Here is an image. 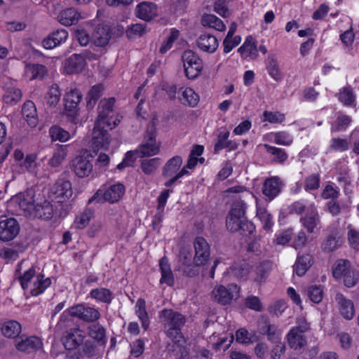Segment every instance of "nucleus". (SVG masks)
I'll list each match as a JSON object with an SVG mask.
<instances>
[{
    "instance_id": "nucleus-45",
    "label": "nucleus",
    "mask_w": 359,
    "mask_h": 359,
    "mask_svg": "<svg viewBox=\"0 0 359 359\" xmlns=\"http://www.w3.org/2000/svg\"><path fill=\"white\" fill-rule=\"evenodd\" d=\"M49 135L53 141H59L60 142H65L71 137L70 133L59 126H53L50 127L49 129Z\"/></svg>"
},
{
    "instance_id": "nucleus-37",
    "label": "nucleus",
    "mask_w": 359,
    "mask_h": 359,
    "mask_svg": "<svg viewBox=\"0 0 359 359\" xmlns=\"http://www.w3.org/2000/svg\"><path fill=\"white\" fill-rule=\"evenodd\" d=\"M61 93L58 85L53 84L44 96L45 104L49 107H55L60 102Z\"/></svg>"
},
{
    "instance_id": "nucleus-36",
    "label": "nucleus",
    "mask_w": 359,
    "mask_h": 359,
    "mask_svg": "<svg viewBox=\"0 0 359 359\" xmlns=\"http://www.w3.org/2000/svg\"><path fill=\"white\" fill-rule=\"evenodd\" d=\"M21 325L16 320L5 322L1 327L2 334L8 338H15L21 332Z\"/></svg>"
},
{
    "instance_id": "nucleus-18",
    "label": "nucleus",
    "mask_w": 359,
    "mask_h": 359,
    "mask_svg": "<svg viewBox=\"0 0 359 359\" xmlns=\"http://www.w3.org/2000/svg\"><path fill=\"white\" fill-rule=\"evenodd\" d=\"M15 348L22 352H31L32 351L39 349L42 346L41 339L35 336L29 337H20L15 340Z\"/></svg>"
},
{
    "instance_id": "nucleus-61",
    "label": "nucleus",
    "mask_w": 359,
    "mask_h": 359,
    "mask_svg": "<svg viewBox=\"0 0 359 359\" xmlns=\"http://www.w3.org/2000/svg\"><path fill=\"white\" fill-rule=\"evenodd\" d=\"M264 121H266L271 123H280L285 120V115L278 111H267L263 114Z\"/></svg>"
},
{
    "instance_id": "nucleus-55",
    "label": "nucleus",
    "mask_w": 359,
    "mask_h": 359,
    "mask_svg": "<svg viewBox=\"0 0 359 359\" xmlns=\"http://www.w3.org/2000/svg\"><path fill=\"white\" fill-rule=\"evenodd\" d=\"M349 148L347 140L340 137H333L330 140V149L333 151L343 152Z\"/></svg>"
},
{
    "instance_id": "nucleus-5",
    "label": "nucleus",
    "mask_w": 359,
    "mask_h": 359,
    "mask_svg": "<svg viewBox=\"0 0 359 359\" xmlns=\"http://www.w3.org/2000/svg\"><path fill=\"white\" fill-rule=\"evenodd\" d=\"M240 287L236 284H229L228 287L224 285L215 286L212 292V299L222 305H226L231 302L233 299L239 297Z\"/></svg>"
},
{
    "instance_id": "nucleus-38",
    "label": "nucleus",
    "mask_w": 359,
    "mask_h": 359,
    "mask_svg": "<svg viewBox=\"0 0 359 359\" xmlns=\"http://www.w3.org/2000/svg\"><path fill=\"white\" fill-rule=\"evenodd\" d=\"M272 267L273 264L269 261H264L262 262L255 269V277L254 278V281L257 283L264 282L272 270Z\"/></svg>"
},
{
    "instance_id": "nucleus-30",
    "label": "nucleus",
    "mask_w": 359,
    "mask_h": 359,
    "mask_svg": "<svg viewBox=\"0 0 359 359\" xmlns=\"http://www.w3.org/2000/svg\"><path fill=\"white\" fill-rule=\"evenodd\" d=\"M68 154L67 145L57 144L48 160V165L52 168L60 166L66 159Z\"/></svg>"
},
{
    "instance_id": "nucleus-44",
    "label": "nucleus",
    "mask_w": 359,
    "mask_h": 359,
    "mask_svg": "<svg viewBox=\"0 0 359 359\" xmlns=\"http://www.w3.org/2000/svg\"><path fill=\"white\" fill-rule=\"evenodd\" d=\"M37 156L35 154H27L20 163V167L30 173L36 174L38 171Z\"/></svg>"
},
{
    "instance_id": "nucleus-48",
    "label": "nucleus",
    "mask_w": 359,
    "mask_h": 359,
    "mask_svg": "<svg viewBox=\"0 0 359 359\" xmlns=\"http://www.w3.org/2000/svg\"><path fill=\"white\" fill-rule=\"evenodd\" d=\"M202 24L203 26L213 28L217 31H224L225 29V25L222 20L212 14L205 15L202 18Z\"/></svg>"
},
{
    "instance_id": "nucleus-12",
    "label": "nucleus",
    "mask_w": 359,
    "mask_h": 359,
    "mask_svg": "<svg viewBox=\"0 0 359 359\" xmlns=\"http://www.w3.org/2000/svg\"><path fill=\"white\" fill-rule=\"evenodd\" d=\"M72 195V184L68 180H57L50 189V196L57 203L67 201Z\"/></svg>"
},
{
    "instance_id": "nucleus-34",
    "label": "nucleus",
    "mask_w": 359,
    "mask_h": 359,
    "mask_svg": "<svg viewBox=\"0 0 359 359\" xmlns=\"http://www.w3.org/2000/svg\"><path fill=\"white\" fill-rule=\"evenodd\" d=\"M304 333L296 331V329H291L287 334V341L290 348L299 349L306 343Z\"/></svg>"
},
{
    "instance_id": "nucleus-4",
    "label": "nucleus",
    "mask_w": 359,
    "mask_h": 359,
    "mask_svg": "<svg viewBox=\"0 0 359 359\" xmlns=\"http://www.w3.org/2000/svg\"><path fill=\"white\" fill-rule=\"evenodd\" d=\"M124 193L125 187L123 184H114L107 188L98 189L89 199V203L97 201V202L107 201L110 203H114L120 201Z\"/></svg>"
},
{
    "instance_id": "nucleus-21",
    "label": "nucleus",
    "mask_w": 359,
    "mask_h": 359,
    "mask_svg": "<svg viewBox=\"0 0 359 359\" xmlns=\"http://www.w3.org/2000/svg\"><path fill=\"white\" fill-rule=\"evenodd\" d=\"M25 262H20L15 270L16 278L20 281V285L23 290H27L29 287V283L34 277L36 271L34 267H30L28 269H23Z\"/></svg>"
},
{
    "instance_id": "nucleus-58",
    "label": "nucleus",
    "mask_w": 359,
    "mask_h": 359,
    "mask_svg": "<svg viewBox=\"0 0 359 359\" xmlns=\"http://www.w3.org/2000/svg\"><path fill=\"white\" fill-rule=\"evenodd\" d=\"M159 165L160 159L158 158H154L149 160H144L142 162L141 168L145 174L150 175L157 169Z\"/></svg>"
},
{
    "instance_id": "nucleus-51",
    "label": "nucleus",
    "mask_w": 359,
    "mask_h": 359,
    "mask_svg": "<svg viewBox=\"0 0 359 359\" xmlns=\"http://www.w3.org/2000/svg\"><path fill=\"white\" fill-rule=\"evenodd\" d=\"M88 332L90 337L93 339L104 343L105 339V329L100 323H95L88 327Z\"/></svg>"
},
{
    "instance_id": "nucleus-6",
    "label": "nucleus",
    "mask_w": 359,
    "mask_h": 359,
    "mask_svg": "<svg viewBox=\"0 0 359 359\" xmlns=\"http://www.w3.org/2000/svg\"><path fill=\"white\" fill-rule=\"evenodd\" d=\"M184 72L189 79H194L203 69V61L198 55L191 50L184 51L182 55Z\"/></svg>"
},
{
    "instance_id": "nucleus-2",
    "label": "nucleus",
    "mask_w": 359,
    "mask_h": 359,
    "mask_svg": "<svg viewBox=\"0 0 359 359\" xmlns=\"http://www.w3.org/2000/svg\"><path fill=\"white\" fill-rule=\"evenodd\" d=\"M246 205L243 201L236 200L231 206L226 220V226L231 232L240 231L241 233H252L254 229L252 223L245 217Z\"/></svg>"
},
{
    "instance_id": "nucleus-14",
    "label": "nucleus",
    "mask_w": 359,
    "mask_h": 359,
    "mask_svg": "<svg viewBox=\"0 0 359 359\" xmlns=\"http://www.w3.org/2000/svg\"><path fill=\"white\" fill-rule=\"evenodd\" d=\"M300 222L309 233H314L315 229L320 224L318 212L314 204H310L307 212L300 218Z\"/></svg>"
},
{
    "instance_id": "nucleus-56",
    "label": "nucleus",
    "mask_w": 359,
    "mask_h": 359,
    "mask_svg": "<svg viewBox=\"0 0 359 359\" xmlns=\"http://www.w3.org/2000/svg\"><path fill=\"white\" fill-rule=\"evenodd\" d=\"M351 118L345 114H339L332 125V131L339 132L344 130L351 122Z\"/></svg>"
},
{
    "instance_id": "nucleus-31",
    "label": "nucleus",
    "mask_w": 359,
    "mask_h": 359,
    "mask_svg": "<svg viewBox=\"0 0 359 359\" xmlns=\"http://www.w3.org/2000/svg\"><path fill=\"white\" fill-rule=\"evenodd\" d=\"M266 68L269 74L276 81L283 79V75L279 67L277 56L270 53L266 60Z\"/></svg>"
},
{
    "instance_id": "nucleus-47",
    "label": "nucleus",
    "mask_w": 359,
    "mask_h": 359,
    "mask_svg": "<svg viewBox=\"0 0 359 359\" xmlns=\"http://www.w3.org/2000/svg\"><path fill=\"white\" fill-rule=\"evenodd\" d=\"M22 99V92L20 89L12 87L8 88L4 95L3 100L6 104L15 105Z\"/></svg>"
},
{
    "instance_id": "nucleus-63",
    "label": "nucleus",
    "mask_w": 359,
    "mask_h": 359,
    "mask_svg": "<svg viewBox=\"0 0 359 359\" xmlns=\"http://www.w3.org/2000/svg\"><path fill=\"white\" fill-rule=\"evenodd\" d=\"M145 32V26L142 24H135L128 27L126 29V34L128 38L141 36Z\"/></svg>"
},
{
    "instance_id": "nucleus-49",
    "label": "nucleus",
    "mask_w": 359,
    "mask_h": 359,
    "mask_svg": "<svg viewBox=\"0 0 359 359\" xmlns=\"http://www.w3.org/2000/svg\"><path fill=\"white\" fill-rule=\"evenodd\" d=\"M182 102L189 107H195L199 101V96L191 88H185L182 92Z\"/></svg>"
},
{
    "instance_id": "nucleus-15",
    "label": "nucleus",
    "mask_w": 359,
    "mask_h": 359,
    "mask_svg": "<svg viewBox=\"0 0 359 359\" xmlns=\"http://www.w3.org/2000/svg\"><path fill=\"white\" fill-rule=\"evenodd\" d=\"M172 346L170 352L175 359H189V343L185 338L180 335L179 337L171 338Z\"/></svg>"
},
{
    "instance_id": "nucleus-54",
    "label": "nucleus",
    "mask_w": 359,
    "mask_h": 359,
    "mask_svg": "<svg viewBox=\"0 0 359 359\" xmlns=\"http://www.w3.org/2000/svg\"><path fill=\"white\" fill-rule=\"evenodd\" d=\"M339 100L346 106H351L355 102V95L350 86L343 88L339 93Z\"/></svg>"
},
{
    "instance_id": "nucleus-3",
    "label": "nucleus",
    "mask_w": 359,
    "mask_h": 359,
    "mask_svg": "<svg viewBox=\"0 0 359 359\" xmlns=\"http://www.w3.org/2000/svg\"><path fill=\"white\" fill-rule=\"evenodd\" d=\"M159 317L170 339L182 335L181 328L184 325L185 318L182 314L171 309H163Z\"/></svg>"
},
{
    "instance_id": "nucleus-13",
    "label": "nucleus",
    "mask_w": 359,
    "mask_h": 359,
    "mask_svg": "<svg viewBox=\"0 0 359 359\" xmlns=\"http://www.w3.org/2000/svg\"><path fill=\"white\" fill-rule=\"evenodd\" d=\"M86 333L79 327L67 330L63 336V344L65 348L72 350L83 343Z\"/></svg>"
},
{
    "instance_id": "nucleus-32",
    "label": "nucleus",
    "mask_w": 359,
    "mask_h": 359,
    "mask_svg": "<svg viewBox=\"0 0 359 359\" xmlns=\"http://www.w3.org/2000/svg\"><path fill=\"white\" fill-rule=\"evenodd\" d=\"M89 297L96 302L110 304L114 299L113 292L106 287H97L90 290Z\"/></svg>"
},
{
    "instance_id": "nucleus-8",
    "label": "nucleus",
    "mask_w": 359,
    "mask_h": 359,
    "mask_svg": "<svg viewBox=\"0 0 359 359\" xmlns=\"http://www.w3.org/2000/svg\"><path fill=\"white\" fill-rule=\"evenodd\" d=\"M160 146L156 141V132L154 126L149 128L142 144L135 150L140 157L151 156L159 152Z\"/></svg>"
},
{
    "instance_id": "nucleus-17",
    "label": "nucleus",
    "mask_w": 359,
    "mask_h": 359,
    "mask_svg": "<svg viewBox=\"0 0 359 359\" xmlns=\"http://www.w3.org/2000/svg\"><path fill=\"white\" fill-rule=\"evenodd\" d=\"M283 183L278 177L266 179L263 184L262 193L269 200L273 199L281 191Z\"/></svg>"
},
{
    "instance_id": "nucleus-46",
    "label": "nucleus",
    "mask_w": 359,
    "mask_h": 359,
    "mask_svg": "<svg viewBox=\"0 0 359 359\" xmlns=\"http://www.w3.org/2000/svg\"><path fill=\"white\" fill-rule=\"evenodd\" d=\"M34 211L36 217L48 219L52 217L53 208L50 202L44 201L42 204L34 205Z\"/></svg>"
},
{
    "instance_id": "nucleus-42",
    "label": "nucleus",
    "mask_w": 359,
    "mask_h": 359,
    "mask_svg": "<svg viewBox=\"0 0 359 359\" xmlns=\"http://www.w3.org/2000/svg\"><path fill=\"white\" fill-rule=\"evenodd\" d=\"M268 154L273 156V161L278 163H284L287 159V152L280 148L271 146L269 144H264Z\"/></svg>"
},
{
    "instance_id": "nucleus-62",
    "label": "nucleus",
    "mask_w": 359,
    "mask_h": 359,
    "mask_svg": "<svg viewBox=\"0 0 359 359\" xmlns=\"http://www.w3.org/2000/svg\"><path fill=\"white\" fill-rule=\"evenodd\" d=\"M342 279L346 287H351L358 283L359 280V273L357 271L351 269L345 274Z\"/></svg>"
},
{
    "instance_id": "nucleus-28",
    "label": "nucleus",
    "mask_w": 359,
    "mask_h": 359,
    "mask_svg": "<svg viewBox=\"0 0 359 359\" xmlns=\"http://www.w3.org/2000/svg\"><path fill=\"white\" fill-rule=\"evenodd\" d=\"M159 269L161 274L160 283L161 284H166L168 286L173 285L174 276L171 270L168 259L166 257H163L160 259Z\"/></svg>"
},
{
    "instance_id": "nucleus-7",
    "label": "nucleus",
    "mask_w": 359,
    "mask_h": 359,
    "mask_svg": "<svg viewBox=\"0 0 359 359\" xmlns=\"http://www.w3.org/2000/svg\"><path fill=\"white\" fill-rule=\"evenodd\" d=\"M194 256L193 262L195 266L206 265L210 257V245L202 236H197L193 243Z\"/></svg>"
},
{
    "instance_id": "nucleus-23",
    "label": "nucleus",
    "mask_w": 359,
    "mask_h": 359,
    "mask_svg": "<svg viewBox=\"0 0 359 359\" xmlns=\"http://www.w3.org/2000/svg\"><path fill=\"white\" fill-rule=\"evenodd\" d=\"M238 51L245 59H256L258 56L256 41L252 36H248L243 44L238 49Z\"/></svg>"
},
{
    "instance_id": "nucleus-43",
    "label": "nucleus",
    "mask_w": 359,
    "mask_h": 359,
    "mask_svg": "<svg viewBox=\"0 0 359 359\" xmlns=\"http://www.w3.org/2000/svg\"><path fill=\"white\" fill-rule=\"evenodd\" d=\"M182 163V158L175 156L170 158L165 165L163 175L165 177H171L177 172Z\"/></svg>"
},
{
    "instance_id": "nucleus-53",
    "label": "nucleus",
    "mask_w": 359,
    "mask_h": 359,
    "mask_svg": "<svg viewBox=\"0 0 359 359\" xmlns=\"http://www.w3.org/2000/svg\"><path fill=\"white\" fill-rule=\"evenodd\" d=\"M257 217L262 222L263 228L265 230L271 229L273 224L272 217L265 208L261 206L257 207Z\"/></svg>"
},
{
    "instance_id": "nucleus-39",
    "label": "nucleus",
    "mask_w": 359,
    "mask_h": 359,
    "mask_svg": "<svg viewBox=\"0 0 359 359\" xmlns=\"http://www.w3.org/2000/svg\"><path fill=\"white\" fill-rule=\"evenodd\" d=\"M22 113L30 126H36L37 123V114L36 109L33 102L27 101L22 107Z\"/></svg>"
},
{
    "instance_id": "nucleus-1",
    "label": "nucleus",
    "mask_w": 359,
    "mask_h": 359,
    "mask_svg": "<svg viewBox=\"0 0 359 359\" xmlns=\"http://www.w3.org/2000/svg\"><path fill=\"white\" fill-rule=\"evenodd\" d=\"M114 103V98L104 100L100 103L98 116L92 133L91 147L94 152L108 150L111 136L105 128L111 130L120 123L119 117L113 111Z\"/></svg>"
},
{
    "instance_id": "nucleus-40",
    "label": "nucleus",
    "mask_w": 359,
    "mask_h": 359,
    "mask_svg": "<svg viewBox=\"0 0 359 359\" xmlns=\"http://www.w3.org/2000/svg\"><path fill=\"white\" fill-rule=\"evenodd\" d=\"M311 265V256L309 255H304L298 256L295 264L294 266V271L299 276H304L307 270Z\"/></svg>"
},
{
    "instance_id": "nucleus-10",
    "label": "nucleus",
    "mask_w": 359,
    "mask_h": 359,
    "mask_svg": "<svg viewBox=\"0 0 359 359\" xmlns=\"http://www.w3.org/2000/svg\"><path fill=\"white\" fill-rule=\"evenodd\" d=\"M70 316L76 317L85 322H95L100 318L99 311L93 307L78 304L69 309Z\"/></svg>"
},
{
    "instance_id": "nucleus-33",
    "label": "nucleus",
    "mask_w": 359,
    "mask_h": 359,
    "mask_svg": "<svg viewBox=\"0 0 359 359\" xmlns=\"http://www.w3.org/2000/svg\"><path fill=\"white\" fill-rule=\"evenodd\" d=\"M51 280L49 278H45L43 274H38L30 288V294L32 296H37L50 285Z\"/></svg>"
},
{
    "instance_id": "nucleus-19",
    "label": "nucleus",
    "mask_w": 359,
    "mask_h": 359,
    "mask_svg": "<svg viewBox=\"0 0 359 359\" xmlns=\"http://www.w3.org/2000/svg\"><path fill=\"white\" fill-rule=\"evenodd\" d=\"M86 65L85 58L81 54H74L66 60L65 70L69 74L79 73Z\"/></svg>"
},
{
    "instance_id": "nucleus-50",
    "label": "nucleus",
    "mask_w": 359,
    "mask_h": 359,
    "mask_svg": "<svg viewBox=\"0 0 359 359\" xmlns=\"http://www.w3.org/2000/svg\"><path fill=\"white\" fill-rule=\"evenodd\" d=\"M351 269L348 260H339L332 271L333 277L337 280H341Z\"/></svg>"
},
{
    "instance_id": "nucleus-27",
    "label": "nucleus",
    "mask_w": 359,
    "mask_h": 359,
    "mask_svg": "<svg viewBox=\"0 0 359 359\" xmlns=\"http://www.w3.org/2000/svg\"><path fill=\"white\" fill-rule=\"evenodd\" d=\"M137 16L145 21L152 20L157 15L156 6L152 3L142 2L136 8Z\"/></svg>"
},
{
    "instance_id": "nucleus-59",
    "label": "nucleus",
    "mask_w": 359,
    "mask_h": 359,
    "mask_svg": "<svg viewBox=\"0 0 359 359\" xmlns=\"http://www.w3.org/2000/svg\"><path fill=\"white\" fill-rule=\"evenodd\" d=\"M274 142L278 144L289 146L293 142L292 137L285 131L275 133L273 134Z\"/></svg>"
},
{
    "instance_id": "nucleus-57",
    "label": "nucleus",
    "mask_w": 359,
    "mask_h": 359,
    "mask_svg": "<svg viewBox=\"0 0 359 359\" xmlns=\"http://www.w3.org/2000/svg\"><path fill=\"white\" fill-rule=\"evenodd\" d=\"M93 217V212L90 210H86L79 215L74 221L75 226L77 229L85 228Z\"/></svg>"
},
{
    "instance_id": "nucleus-24",
    "label": "nucleus",
    "mask_w": 359,
    "mask_h": 359,
    "mask_svg": "<svg viewBox=\"0 0 359 359\" xmlns=\"http://www.w3.org/2000/svg\"><path fill=\"white\" fill-rule=\"evenodd\" d=\"M93 43L99 47L107 45L110 39L109 27L102 25H98L91 36Z\"/></svg>"
},
{
    "instance_id": "nucleus-22",
    "label": "nucleus",
    "mask_w": 359,
    "mask_h": 359,
    "mask_svg": "<svg viewBox=\"0 0 359 359\" xmlns=\"http://www.w3.org/2000/svg\"><path fill=\"white\" fill-rule=\"evenodd\" d=\"M198 48L206 53H214L219 45L217 38L210 34H203L197 40Z\"/></svg>"
},
{
    "instance_id": "nucleus-64",
    "label": "nucleus",
    "mask_w": 359,
    "mask_h": 359,
    "mask_svg": "<svg viewBox=\"0 0 359 359\" xmlns=\"http://www.w3.org/2000/svg\"><path fill=\"white\" fill-rule=\"evenodd\" d=\"M274 346L271 351V359H280L285 353L286 347L283 342L280 341H273Z\"/></svg>"
},
{
    "instance_id": "nucleus-16",
    "label": "nucleus",
    "mask_w": 359,
    "mask_h": 359,
    "mask_svg": "<svg viewBox=\"0 0 359 359\" xmlns=\"http://www.w3.org/2000/svg\"><path fill=\"white\" fill-rule=\"evenodd\" d=\"M335 302L340 314L346 320L352 319L355 314L353 302L341 293L336 294Z\"/></svg>"
},
{
    "instance_id": "nucleus-25",
    "label": "nucleus",
    "mask_w": 359,
    "mask_h": 359,
    "mask_svg": "<svg viewBox=\"0 0 359 359\" xmlns=\"http://www.w3.org/2000/svg\"><path fill=\"white\" fill-rule=\"evenodd\" d=\"M82 99V94L77 88H71L65 95V108L66 111H74Z\"/></svg>"
},
{
    "instance_id": "nucleus-52",
    "label": "nucleus",
    "mask_w": 359,
    "mask_h": 359,
    "mask_svg": "<svg viewBox=\"0 0 359 359\" xmlns=\"http://www.w3.org/2000/svg\"><path fill=\"white\" fill-rule=\"evenodd\" d=\"M135 312L140 320L142 321V325L144 329L149 326L148 314L146 311V303L143 299H138L135 305Z\"/></svg>"
},
{
    "instance_id": "nucleus-35",
    "label": "nucleus",
    "mask_w": 359,
    "mask_h": 359,
    "mask_svg": "<svg viewBox=\"0 0 359 359\" xmlns=\"http://www.w3.org/2000/svg\"><path fill=\"white\" fill-rule=\"evenodd\" d=\"M229 132H220L217 136V141L215 145V152L218 153L222 149L229 148L230 149H236L238 147L236 142L229 140Z\"/></svg>"
},
{
    "instance_id": "nucleus-41",
    "label": "nucleus",
    "mask_w": 359,
    "mask_h": 359,
    "mask_svg": "<svg viewBox=\"0 0 359 359\" xmlns=\"http://www.w3.org/2000/svg\"><path fill=\"white\" fill-rule=\"evenodd\" d=\"M46 73L45 66L39 64H28L25 67V76L30 80L42 78Z\"/></svg>"
},
{
    "instance_id": "nucleus-9",
    "label": "nucleus",
    "mask_w": 359,
    "mask_h": 359,
    "mask_svg": "<svg viewBox=\"0 0 359 359\" xmlns=\"http://www.w3.org/2000/svg\"><path fill=\"white\" fill-rule=\"evenodd\" d=\"M91 156L85 151L75 156L69 163L72 171L79 177L83 178L90 175L93 170V163L89 159Z\"/></svg>"
},
{
    "instance_id": "nucleus-26",
    "label": "nucleus",
    "mask_w": 359,
    "mask_h": 359,
    "mask_svg": "<svg viewBox=\"0 0 359 359\" xmlns=\"http://www.w3.org/2000/svg\"><path fill=\"white\" fill-rule=\"evenodd\" d=\"M81 18V13L73 8L62 10L57 16L58 21L65 26L76 24Z\"/></svg>"
},
{
    "instance_id": "nucleus-29",
    "label": "nucleus",
    "mask_w": 359,
    "mask_h": 359,
    "mask_svg": "<svg viewBox=\"0 0 359 359\" xmlns=\"http://www.w3.org/2000/svg\"><path fill=\"white\" fill-rule=\"evenodd\" d=\"M341 244V237L339 231L334 229L322 244L324 252H330L336 250Z\"/></svg>"
},
{
    "instance_id": "nucleus-11",
    "label": "nucleus",
    "mask_w": 359,
    "mask_h": 359,
    "mask_svg": "<svg viewBox=\"0 0 359 359\" xmlns=\"http://www.w3.org/2000/svg\"><path fill=\"white\" fill-rule=\"evenodd\" d=\"M19 231L20 226L15 219L3 217L0 219V241H11Z\"/></svg>"
},
{
    "instance_id": "nucleus-60",
    "label": "nucleus",
    "mask_w": 359,
    "mask_h": 359,
    "mask_svg": "<svg viewBox=\"0 0 359 359\" xmlns=\"http://www.w3.org/2000/svg\"><path fill=\"white\" fill-rule=\"evenodd\" d=\"M307 294L313 302L319 303L323 299V290L319 286L312 285L308 287Z\"/></svg>"
},
{
    "instance_id": "nucleus-20",
    "label": "nucleus",
    "mask_w": 359,
    "mask_h": 359,
    "mask_svg": "<svg viewBox=\"0 0 359 359\" xmlns=\"http://www.w3.org/2000/svg\"><path fill=\"white\" fill-rule=\"evenodd\" d=\"M13 201L25 212H31L34 209V199L32 191H27L16 195Z\"/></svg>"
}]
</instances>
